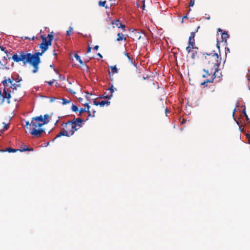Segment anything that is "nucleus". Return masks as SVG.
Instances as JSON below:
<instances>
[{"label": "nucleus", "mask_w": 250, "mask_h": 250, "mask_svg": "<svg viewBox=\"0 0 250 250\" xmlns=\"http://www.w3.org/2000/svg\"><path fill=\"white\" fill-rule=\"evenodd\" d=\"M218 32L221 33L222 42H224L225 43H227V40L229 38V35L226 31H223L221 28L218 29Z\"/></svg>", "instance_id": "obj_8"}, {"label": "nucleus", "mask_w": 250, "mask_h": 250, "mask_svg": "<svg viewBox=\"0 0 250 250\" xmlns=\"http://www.w3.org/2000/svg\"><path fill=\"white\" fill-rule=\"evenodd\" d=\"M4 125L3 128L0 130V132L1 133H3L6 130H7L9 128V125L5 123H2Z\"/></svg>", "instance_id": "obj_21"}, {"label": "nucleus", "mask_w": 250, "mask_h": 250, "mask_svg": "<svg viewBox=\"0 0 250 250\" xmlns=\"http://www.w3.org/2000/svg\"><path fill=\"white\" fill-rule=\"evenodd\" d=\"M74 57L76 58V59L79 61V62H80V64H83L86 68V70H88V69H89L88 67L86 64H83V62L82 61V60H81L80 56H79L76 53L74 55Z\"/></svg>", "instance_id": "obj_12"}, {"label": "nucleus", "mask_w": 250, "mask_h": 250, "mask_svg": "<svg viewBox=\"0 0 250 250\" xmlns=\"http://www.w3.org/2000/svg\"><path fill=\"white\" fill-rule=\"evenodd\" d=\"M133 36H134V39H136L137 40H140L142 38L141 33L140 32L137 31H136L134 33Z\"/></svg>", "instance_id": "obj_15"}, {"label": "nucleus", "mask_w": 250, "mask_h": 250, "mask_svg": "<svg viewBox=\"0 0 250 250\" xmlns=\"http://www.w3.org/2000/svg\"><path fill=\"white\" fill-rule=\"evenodd\" d=\"M53 32H51L50 34H49L47 35V38H48V41H47L46 38L45 37H44L43 35L41 36V38L42 40V43L45 44V45H46L47 47H49V46L51 45L52 42L53 40Z\"/></svg>", "instance_id": "obj_6"}, {"label": "nucleus", "mask_w": 250, "mask_h": 250, "mask_svg": "<svg viewBox=\"0 0 250 250\" xmlns=\"http://www.w3.org/2000/svg\"><path fill=\"white\" fill-rule=\"evenodd\" d=\"M68 128L69 130L71 128V127H68Z\"/></svg>", "instance_id": "obj_63"}, {"label": "nucleus", "mask_w": 250, "mask_h": 250, "mask_svg": "<svg viewBox=\"0 0 250 250\" xmlns=\"http://www.w3.org/2000/svg\"><path fill=\"white\" fill-rule=\"evenodd\" d=\"M165 111H166V112H167V108H166V109H165Z\"/></svg>", "instance_id": "obj_61"}, {"label": "nucleus", "mask_w": 250, "mask_h": 250, "mask_svg": "<svg viewBox=\"0 0 250 250\" xmlns=\"http://www.w3.org/2000/svg\"><path fill=\"white\" fill-rule=\"evenodd\" d=\"M77 130V128L75 127L74 125V123L71 121H68L64 124L63 127L61 131L58 133L56 136L53 139L52 142L59 137L62 136L70 137L73 135L75 132Z\"/></svg>", "instance_id": "obj_3"}, {"label": "nucleus", "mask_w": 250, "mask_h": 250, "mask_svg": "<svg viewBox=\"0 0 250 250\" xmlns=\"http://www.w3.org/2000/svg\"><path fill=\"white\" fill-rule=\"evenodd\" d=\"M31 124L32 125L33 129L30 133L37 137L41 136V134L44 131V129L40 127L43 125L41 122H38L36 120L32 118Z\"/></svg>", "instance_id": "obj_4"}, {"label": "nucleus", "mask_w": 250, "mask_h": 250, "mask_svg": "<svg viewBox=\"0 0 250 250\" xmlns=\"http://www.w3.org/2000/svg\"><path fill=\"white\" fill-rule=\"evenodd\" d=\"M40 48L42 49V52H35L34 54L27 53L25 51L19 52V55L14 54L12 56V59L16 62H22L24 65L29 63L33 67L32 72L36 73L39 69V64L41 63L40 56L48 49V47L41 43Z\"/></svg>", "instance_id": "obj_1"}, {"label": "nucleus", "mask_w": 250, "mask_h": 250, "mask_svg": "<svg viewBox=\"0 0 250 250\" xmlns=\"http://www.w3.org/2000/svg\"><path fill=\"white\" fill-rule=\"evenodd\" d=\"M248 143L250 145V138L248 139Z\"/></svg>", "instance_id": "obj_57"}, {"label": "nucleus", "mask_w": 250, "mask_h": 250, "mask_svg": "<svg viewBox=\"0 0 250 250\" xmlns=\"http://www.w3.org/2000/svg\"><path fill=\"white\" fill-rule=\"evenodd\" d=\"M21 86V84H16V83H13L12 84V85H11L10 87L11 89H12L13 90H16L17 87H20Z\"/></svg>", "instance_id": "obj_20"}, {"label": "nucleus", "mask_w": 250, "mask_h": 250, "mask_svg": "<svg viewBox=\"0 0 250 250\" xmlns=\"http://www.w3.org/2000/svg\"><path fill=\"white\" fill-rule=\"evenodd\" d=\"M112 24L115 25L116 26L118 27V26L120 25V21L119 20H115L114 21L111 22Z\"/></svg>", "instance_id": "obj_26"}, {"label": "nucleus", "mask_w": 250, "mask_h": 250, "mask_svg": "<svg viewBox=\"0 0 250 250\" xmlns=\"http://www.w3.org/2000/svg\"><path fill=\"white\" fill-rule=\"evenodd\" d=\"M206 60V67L208 71L214 70L218 71V68L221 63V58L216 53H203Z\"/></svg>", "instance_id": "obj_2"}, {"label": "nucleus", "mask_w": 250, "mask_h": 250, "mask_svg": "<svg viewBox=\"0 0 250 250\" xmlns=\"http://www.w3.org/2000/svg\"><path fill=\"white\" fill-rule=\"evenodd\" d=\"M21 38V39H27V40H29L33 41L35 39V37L33 36L32 38H29V37H22Z\"/></svg>", "instance_id": "obj_30"}, {"label": "nucleus", "mask_w": 250, "mask_h": 250, "mask_svg": "<svg viewBox=\"0 0 250 250\" xmlns=\"http://www.w3.org/2000/svg\"><path fill=\"white\" fill-rule=\"evenodd\" d=\"M126 38L124 37V35L122 33H118L117 34V41L120 42L123 40L126 41Z\"/></svg>", "instance_id": "obj_14"}, {"label": "nucleus", "mask_w": 250, "mask_h": 250, "mask_svg": "<svg viewBox=\"0 0 250 250\" xmlns=\"http://www.w3.org/2000/svg\"><path fill=\"white\" fill-rule=\"evenodd\" d=\"M95 112H96V111L95 110L92 111V114L91 113V116H90L94 117L95 116L94 114H95Z\"/></svg>", "instance_id": "obj_48"}, {"label": "nucleus", "mask_w": 250, "mask_h": 250, "mask_svg": "<svg viewBox=\"0 0 250 250\" xmlns=\"http://www.w3.org/2000/svg\"><path fill=\"white\" fill-rule=\"evenodd\" d=\"M2 94L1 91L0 90V95Z\"/></svg>", "instance_id": "obj_64"}, {"label": "nucleus", "mask_w": 250, "mask_h": 250, "mask_svg": "<svg viewBox=\"0 0 250 250\" xmlns=\"http://www.w3.org/2000/svg\"><path fill=\"white\" fill-rule=\"evenodd\" d=\"M34 119L36 120L38 122H41L42 124L45 125L48 123V122H44L43 120V116L42 115H40L39 116H36L33 118Z\"/></svg>", "instance_id": "obj_13"}, {"label": "nucleus", "mask_w": 250, "mask_h": 250, "mask_svg": "<svg viewBox=\"0 0 250 250\" xmlns=\"http://www.w3.org/2000/svg\"><path fill=\"white\" fill-rule=\"evenodd\" d=\"M195 45V40H192V42H188V45L190 46L191 47H194Z\"/></svg>", "instance_id": "obj_34"}, {"label": "nucleus", "mask_w": 250, "mask_h": 250, "mask_svg": "<svg viewBox=\"0 0 250 250\" xmlns=\"http://www.w3.org/2000/svg\"><path fill=\"white\" fill-rule=\"evenodd\" d=\"M19 149H14L11 147H8L6 148V150H0L1 151H8L9 153L11 152H16L17 151H19Z\"/></svg>", "instance_id": "obj_16"}, {"label": "nucleus", "mask_w": 250, "mask_h": 250, "mask_svg": "<svg viewBox=\"0 0 250 250\" xmlns=\"http://www.w3.org/2000/svg\"><path fill=\"white\" fill-rule=\"evenodd\" d=\"M125 25L123 24L122 23H120V25L118 26V28H121L124 30H125Z\"/></svg>", "instance_id": "obj_36"}, {"label": "nucleus", "mask_w": 250, "mask_h": 250, "mask_svg": "<svg viewBox=\"0 0 250 250\" xmlns=\"http://www.w3.org/2000/svg\"><path fill=\"white\" fill-rule=\"evenodd\" d=\"M31 125V123H29V121H26V122H25V126L26 127H28V125Z\"/></svg>", "instance_id": "obj_39"}, {"label": "nucleus", "mask_w": 250, "mask_h": 250, "mask_svg": "<svg viewBox=\"0 0 250 250\" xmlns=\"http://www.w3.org/2000/svg\"><path fill=\"white\" fill-rule=\"evenodd\" d=\"M192 58H194V54H192Z\"/></svg>", "instance_id": "obj_62"}, {"label": "nucleus", "mask_w": 250, "mask_h": 250, "mask_svg": "<svg viewBox=\"0 0 250 250\" xmlns=\"http://www.w3.org/2000/svg\"><path fill=\"white\" fill-rule=\"evenodd\" d=\"M184 19H188V18L187 16H184V17L183 18V19H182V22H184V21H183Z\"/></svg>", "instance_id": "obj_51"}, {"label": "nucleus", "mask_w": 250, "mask_h": 250, "mask_svg": "<svg viewBox=\"0 0 250 250\" xmlns=\"http://www.w3.org/2000/svg\"><path fill=\"white\" fill-rule=\"evenodd\" d=\"M3 93L4 95H3V97H4V99H7V100H9L11 98V95H10V93H8V92H7L5 89L4 90Z\"/></svg>", "instance_id": "obj_18"}, {"label": "nucleus", "mask_w": 250, "mask_h": 250, "mask_svg": "<svg viewBox=\"0 0 250 250\" xmlns=\"http://www.w3.org/2000/svg\"><path fill=\"white\" fill-rule=\"evenodd\" d=\"M19 151L20 152L29 151H33V148L32 147H28L27 146L24 144H22L21 148L19 149Z\"/></svg>", "instance_id": "obj_11"}, {"label": "nucleus", "mask_w": 250, "mask_h": 250, "mask_svg": "<svg viewBox=\"0 0 250 250\" xmlns=\"http://www.w3.org/2000/svg\"><path fill=\"white\" fill-rule=\"evenodd\" d=\"M72 32H73V28L71 27H70L69 30L67 31V32H66L67 36H70Z\"/></svg>", "instance_id": "obj_33"}, {"label": "nucleus", "mask_w": 250, "mask_h": 250, "mask_svg": "<svg viewBox=\"0 0 250 250\" xmlns=\"http://www.w3.org/2000/svg\"><path fill=\"white\" fill-rule=\"evenodd\" d=\"M72 110L73 112H77L78 110V108L76 105L72 104Z\"/></svg>", "instance_id": "obj_27"}, {"label": "nucleus", "mask_w": 250, "mask_h": 250, "mask_svg": "<svg viewBox=\"0 0 250 250\" xmlns=\"http://www.w3.org/2000/svg\"><path fill=\"white\" fill-rule=\"evenodd\" d=\"M216 45H217V47L219 49H220L219 41L218 40H217V41Z\"/></svg>", "instance_id": "obj_45"}, {"label": "nucleus", "mask_w": 250, "mask_h": 250, "mask_svg": "<svg viewBox=\"0 0 250 250\" xmlns=\"http://www.w3.org/2000/svg\"><path fill=\"white\" fill-rule=\"evenodd\" d=\"M50 67L53 68V65H50Z\"/></svg>", "instance_id": "obj_60"}, {"label": "nucleus", "mask_w": 250, "mask_h": 250, "mask_svg": "<svg viewBox=\"0 0 250 250\" xmlns=\"http://www.w3.org/2000/svg\"><path fill=\"white\" fill-rule=\"evenodd\" d=\"M0 49L1 51L4 52V53L5 54H6V55L8 54V51L7 50H6V48L5 47H4L3 46H0Z\"/></svg>", "instance_id": "obj_31"}, {"label": "nucleus", "mask_w": 250, "mask_h": 250, "mask_svg": "<svg viewBox=\"0 0 250 250\" xmlns=\"http://www.w3.org/2000/svg\"><path fill=\"white\" fill-rule=\"evenodd\" d=\"M1 83L4 86H5L6 85V84H7V79H6V77H4V80H3L1 82Z\"/></svg>", "instance_id": "obj_35"}, {"label": "nucleus", "mask_w": 250, "mask_h": 250, "mask_svg": "<svg viewBox=\"0 0 250 250\" xmlns=\"http://www.w3.org/2000/svg\"><path fill=\"white\" fill-rule=\"evenodd\" d=\"M99 47V46H98V45H95V46L93 47V49H94V50H98V49Z\"/></svg>", "instance_id": "obj_46"}, {"label": "nucleus", "mask_w": 250, "mask_h": 250, "mask_svg": "<svg viewBox=\"0 0 250 250\" xmlns=\"http://www.w3.org/2000/svg\"><path fill=\"white\" fill-rule=\"evenodd\" d=\"M53 55H54L55 57H57V53H55V51H54Z\"/></svg>", "instance_id": "obj_54"}, {"label": "nucleus", "mask_w": 250, "mask_h": 250, "mask_svg": "<svg viewBox=\"0 0 250 250\" xmlns=\"http://www.w3.org/2000/svg\"><path fill=\"white\" fill-rule=\"evenodd\" d=\"M93 104L95 105H100L101 106H104V105L106 104L107 105H109L110 104V102L108 101H102L101 102H98L96 101H94L93 102Z\"/></svg>", "instance_id": "obj_9"}, {"label": "nucleus", "mask_w": 250, "mask_h": 250, "mask_svg": "<svg viewBox=\"0 0 250 250\" xmlns=\"http://www.w3.org/2000/svg\"><path fill=\"white\" fill-rule=\"evenodd\" d=\"M14 80L16 81V83H19V82H20L21 80V79H19V78L18 79L16 78L15 79H14Z\"/></svg>", "instance_id": "obj_47"}, {"label": "nucleus", "mask_w": 250, "mask_h": 250, "mask_svg": "<svg viewBox=\"0 0 250 250\" xmlns=\"http://www.w3.org/2000/svg\"><path fill=\"white\" fill-rule=\"evenodd\" d=\"M105 4H106V1L105 0L103 1H100L99 2V5L100 6H101V7H104L106 8H107V7L106 6H105Z\"/></svg>", "instance_id": "obj_25"}, {"label": "nucleus", "mask_w": 250, "mask_h": 250, "mask_svg": "<svg viewBox=\"0 0 250 250\" xmlns=\"http://www.w3.org/2000/svg\"><path fill=\"white\" fill-rule=\"evenodd\" d=\"M3 59L6 60V61H7V60L6 57H5V56L3 57Z\"/></svg>", "instance_id": "obj_56"}, {"label": "nucleus", "mask_w": 250, "mask_h": 250, "mask_svg": "<svg viewBox=\"0 0 250 250\" xmlns=\"http://www.w3.org/2000/svg\"><path fill=\"white\" fill-rule=\"evenodd\" d=\"M188 42H192V38L191 37H189Z\"/></svg>", "instance_id": "obj_53"}, {"label": "nucleus", "mask_w": 250, "mask_h": 250, "mask_svg": "<svg viewBox=\"0 0 250 250\" xmlns=\"http://www.w3.org/2000/svg\"><path fill=\"white\" fill-rule=\"evenodd\" d=\"M199 28H200V27L198 26L197 27V29L196 30V31L195 32H192L190 33V36H189V37H191L192 38V40H194V37H195V33H196V32H197L198 31V29Z\"/></svg>", "instance_id": "obj_24"}, {"label": "nucleus", "mask_w": 250, "mask_h": 250, "mask_svg": "<svg viewBox=\"0 0 250 250\" xmlns=\"http://www.w3.org/2000/svg\"><path fill=\"white\" fill-rule=\"evenodd\" d=\"M71 102L70 100L65 99L64 98L62 99V104L63 105L66 104H69Z\"/></svg>", "instance_id": "obj_23"}, {"label": "nucleus", "mask_w": 250, "mask_h": 250, "mask_svg": "<svg viewBox=\"0 0 250 250\" xmlns=\"http://www.w3.org/2000/svg\"><path fill=\"white\" fill-rule=\"evenodd\" d=\"M244 114H245V116H246V117L247 119V120H249V118H248V115H247V114H246V112H245V110L244 111Z\"/></svg>", "instance_id": "obj_50"}, {"label": "nucleus", "mask_w": 250, "mask_h": 250, "mask_svg": "<svg viewBox=\"0 0 250 250\" xmlns=\"http://www.w3.org/2000/svg\"><path fill=\"white\" fill-rule=\"evenodd\" d=\"M71 121L74 123V125L77 128V130L82 127L83 120L81 118H74Z\"/></svg>", "instance_id": "obj_7"}, {"label": "nucleus", "mask_w": 250, "mask_h": 250, "mask_svg": "<svg viewBox=\"0 0 250 250\" xmlns=\"http://www.w3.org/2000/svg\"><path fill=\"white\" fill-rule=\"evenodd\" d=\"M91 48L90 47H88V48L87 49L86 53H90L91 52Z\"/></svg>", "instance_id": "obj_44"}, {"label": "nucleus", "mask_w": 250, "mask_h": 250, "mask_svg": "<svg viewBox=\"0 0 250 250\" xmlns=\"http://www.w3.org/2000/svg\"><path fill=\"white\" fill-rule=\"evenodd\" d=\"M56 99V98L55 97H52L50 98V101L51 102H54L55 100Z\"/></svg>", "instance_id": "obj_42"}, {"label": "nucleus", "mask_w": 250, "mask_h": 250, "mask_svg": "<svg viewBox=\"0 0 250 250\" xmlns=\"http://www.w3.org/2000/svg\"><path fill=\"white\" fill-rule=\"evenodd\" d=\"M247 137L248 139L250 138V134H247Z\"/></svg>", "instance_id": "obj_55"}, {"label": "nucleus", "mask_w": 250, "mask_h": 250, "mask_svg": "<svg viewBox=\"0 0 250 250\" xmlns=\"http://www.w3.org/2000/svg\"><path fill=\"white\" fill-rule=\"evenodd\" d=\"M142 2H143V5L142 6V9L144 10L145 7V0H142Z\"/></svg>", "instance_id": "obj_49"}, {"label": "nucleus", "mask_w": 250, "mask_h": 250, "mask_svg": "<svg viewBox=\"0 0 250 250\" xmlns=\"http://www.w3.org/2000/svg\"><path fill=\"white\" fill-rule=\"evenodd\" d=\"M204 72L205 73V74L203 75L202 77L204 78H206V80L201 83L202 85L207 86V83H212L215 78L216 77V73L218 71L214 70H208V67L204 69Z\"/></svg>", "instance_id": "obj_5"}, {"label": "nucleus", "mask_w": 250, "mask_h": 250, "mask_svg": "<svg viewBox=\"0 0 250 250\" xmlns=\"http://www.w3.org/2000/svg\"><path fill=\"white\" fill-rule=\"evenodd\" d=\"M112 97V95H108L106 93H104L102 96H100V98H102L104 99H110Z\"/></svg>", "instance_id": "obj_19"}, {"label": "nucleus", "mask_w": 250, "mask_h": 250, "mask_svg": "<svg viewBox=\"0 0 250 250\" xmlns=\"http://www.w3.org/2000/svg\"><path fill=\"white\" fill-rule=\"evenodd\" d=\"M0 101H1V103H3L4 101V97L2 94L0 95Z\"/></svg>", "instance_id": "obj_38"}, {"label": "nucleus", "mask_w": 250, "mask_h": 250, "mask_svg": "<svg viewBox=\"0 0 250 250\" xmlns=\"http://www.w3.org/2000/svg\"><path fill=\"white\" fill-rule=\"evenodd\" d=\"M110 68L111 70V72L113 74L117 73L118 72V70L116 67V65L110 66Z\"/></svg>", "instance_id": "obj_17"}, {"label": "nucleus", "mask_w": 250, "mask_h": 250, "mask_svg": "<svg viewBox=\"0 0 250 250\" xmlns=\"http://www.w3.org/2000/svg\"><path fill=\"white\" fill-rule=\"evenodd\" d=\"M185 121H186V120H185L184 119H183V122H182V124H183V123H184V122H185Z\"/></svg>", "instance_id": "obj_59"}, {"label": "nucleus", "mask_w": 250, "mask_h": 250, "mask_svg": "<svg viewBox=\"0 0 250 250\" xmlns=\"http://www.w3.org/2000/svg\"><path fill=\"white\" fill-rule=\"evenodd\" d=\"M125 55L126 56V58H128L129 61L131 63H133V62H132V59L129 56V54L125 52Z\"/></svg>", "instance_id": "obj_28"}, {"label": "nucleus", "mask_w": 250, "mask_h": 250, "mask_svg": "<svg viewBox=\"0 0 250 250\" xmlns=\"http://www.w3.org/2000/svg\"><path fill=\"white\" fill-rule=\"evenodd\" d=\"M111 74V72L110 71H108V74L110 75Z\"/></svg>", "instance_id": "obj_58"}, {"label": "nucleus", "mask_w": 250, "mask_h": 250, "mask_svg": "<svg viewBox=\"0 0 250 250\" xmlns=\"http://www.w3.org/2000/svg\"><path fill=\"white\" fill-rule=\"evenodd\" d=\"M0 64H1V65H2L4 67L3 69L4 68H5L6 69H9V68L8 67L5 66V64H1V62L0 61Z\"/></svg>", "instance_id": "obj_43"}, {"label": "nucleus", "mask_w": 250, "mask_h": 250, "mask_svg": "<svg viewBox=\"0 0 250 250\" xmlns=\"http://www.w3.org/2000/svg\"><path fill=\"white\" fill-rule=\"evenodd\" d=\"M194 0H191V1L190 2L189 6H193V5H194Z\"/></svg>", "instance_id": "obj_41"}, {"label": "nucleus", "mask_w": 250, "mask_h": 250, "mask_svg": "<svg viewBox=\"0 0 250 250\" xmlns=\"http://www.w3.org/2000/svg\"><path fill=\"white\" fill-rule=\"evenodd\" d=\"M54 81H55V80H53L52 81L48 82L47 83L48 84V85H51L53 84V83H54Z\"/></svg>", "instance_id": "obj_40"}, {"label": "nucleus", "mask_w": 250, "mask_h": 250, "mask_svg": "<svg viewBox=\"0 0 250 250\" xmlns=\"http://www.w3.org/2000/svg\"><path fill=\"white\" fill-rule=\"evenodd\" d=\"M108 90L109 91H110V95H112L113 96V93L114 92V90H115L116 91L117 90V89L116 88H114V86L113 84H112L111 85V86L110 87L108 88Z\"/></svg>", "instance_id": "obj_22"}, {"label": "nucleus", "mask_w": 250, "mask_h": 250, "mask_svg": "<svg viewBox=\"0 0 250 250\" xmlns=\"http://www.w3.org/2000/svg\"><path fill=\"white\" fill-rule=\"evenodd\" d=\"M14 80L13 78L12 77V79L9 78L7 79V83H10L11 85L13 84V80Z\"/></svg>", "instance_id": "obj_37"}, {"label": "nucleus", "mask_w": 250, "mask_h": 250, "mask_svg": "<svg viewBox=\"0 0 250 250\" xmlns=\"http://www.w3.org/2000/svg\"><path fill=\"white\" fill-rule=\"evenodd\" d=\"M97 55L100 58H103V56L100 53H97Z\"/></svg>", "instance_id": "obj_52"}, {"label": "nucleus", "mask_w": 250, "mask_h": 250, "mask_svg": "<svg viewBox=\"0 0 250 250\" xmlns=\"http://www.w3.org/2000/svg\"><path fill=\"white\" fill-rule=\"evenodd\" d=\"M193 48H194V47H191L190 46H188L186 47V50L188 52V53H189L191 51V49H193Z\"/></svg>", "instance_id": "obj_32"}, {"label": "nucleus", "mask_w": 250, "mask_h": 250, "mask_svg": "<svg viewBox=\"0 0 250 250\" xmlns=\"http://www.w3.org/2000/svg\"><path fill=\"white\" fill-rule=\"evenodd\" d=\"M49 117V116L48 114H45L43 116V121L44 122H48V121H47L48 118Z\"/></svg>", "instance_id": "obj_29"}, {"label": "nucleus", "mask_w": 250, "mask_h": 250, "mask_svg": "<svg viewBox=\"0 0 250 250\" xmlns=\"http://www.w3.org/2000/svg\"><path fill=\"white\" fill-rule=\"evenodd\" d=\"M85 105L87 107V109L85 108H81L79 111V115L81 116L83 112H87L88 113L89 116H91V112L89 110L90 106L88 105V104H86Z\"/></svg>", "instance_id": "obj_10"}]
</instances>
